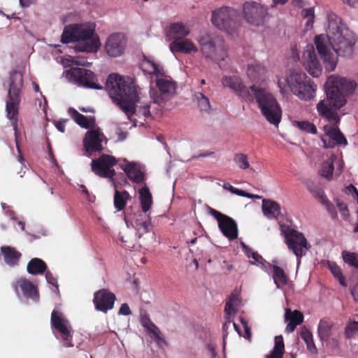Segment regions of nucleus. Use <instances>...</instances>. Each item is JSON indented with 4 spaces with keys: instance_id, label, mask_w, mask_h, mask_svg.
Masks as SVG:
<instances>
[{
    "instance_id": "nucleus-34",
    "label": "nucleus",
    "mask_w": 358,
    "mask_h": 358,
    "mask_svg": "<svg viewBox=\"0 0 358 358\" xmlns=\"http://www.w3.org/2000/svg\"><path fill=\"white\" fill-rule=\"evenodd\" d=\"M140 195L141 207L143 212H148L152 204V197L149 188L144 186L138 190Z\"/></svg>"
},
{
    "instance_id": "nucleus-31",
    "label": "nucleus",
    "mask_w": 358,
    "mask_h": 358,
    "mask_svg": "<svg viewBox=\"0 0 358 358\" xmlns=\"http://www.w3.org/2000/svg\"><path fill=\"white\" fill-rule=\"evenodd\" d=\"M48 268L46 263L41 259L32 258L27 264V271L31 275L43 274Z\"/></svg>"
},
{
    "instance_id": "nucleus-11",
    "label": "nucleus",
    "mask_w": 358,
    "mask_h": 358,
    "mask_svg": "<svg viewBox=\"0 0 358 358\" xmlns=\"http://www.w3.org/2000/svg\"><path fill=\"white\" fill-rule=\"evenodd\" d=\"M243 16L251 26H264L268 16V8L256 1H245L243 5Z\"/></svg>"
},
{
    "instance_id": "nucleus-16",
    "label": "nucleus",
    "mask_w": 358,
    "mask_h": 358,
    "mask_svg": "<svg viewBox=\"0 0 358 358\" xmlns=\"http://www.w3.org/2000/svg\"><path fill=\"white\" fill-rule=\"evenodd\" d=\"M199 42L201 50L206 57L214 61H221L224 60L227 56L222 44H217L215 41L212 39L209 35L202 36Z\"/></svg>"
},
{
    "instance_id": "nucleus-15",
    "label": "nucleus",
    "mask_w": 358,
    "mask_h": 358,
    "mask_svg": "<svg viewBox=\"0 0 358 358\" xmlns=\"http://www.w3.org/2000/svg\"><path fill=\"white\" fill-rule=\"evenodd\" d=\"M116 163L117 160L113 156L102 155L99 158L92 159L91 169L94 174L101 178L113 179L116 173L112 167Z\"/></svg>"
},
{
    "instance_id": "nucleus-9",
    "label": "nucleus",
    "mask_w": 358,
    "mask_h": 358,
    "mask_svg": "<svg viewBox=\"0 0 358 358\" xmlns=\"http://www.w3.org/2000/svg\"><path fill=\"white\" fill-rule=\"evenodd\" d=\"M282 234L288 249L296 255L299 264L301 258L306 255V251L310 248L306 237L303 233L289 227L282 229Z\"/></svg>"
},
{
    "instance_id": "nucleus-14",
    "label": "nucleus",
    "mask_w": 358,
    "mask_h": 358,
    "mask_svg": "<svg viewBox=\"0 0 358 358\" xmlns=\"http://www.w3.org/2000/svg\"><path fill=\"white\" fill-rule=\"evenodd\" d=\"M207 208L208 213L217 220L218 227L222 234L229 240L237 238L238 227L235 220L210 206Z\"/></svg>"
},
{
    "instance_id": "nucleus-17",
    "label": "nucleus",
    "mask_w": 358,
    "mask_h": 358,
    "mask_svg": "<svg viewBox=\"0 0 358 358\" xmlns=\"http://www.w3.org/2000/svg\"><path fill=\"white\" fill-rule=\"evenodd\" d=\"M222 84L225 87L232 90L236 94L245 99L250 100L251 90L250 87L248 88L244 84L241 78L237 76H224L221 80Z\"/></svg>"
},
{
    "instance_id": "nucleus-44",
    "label": "nucleus",
    "mask_w": 358,
    "mask_h": 358,
    "mask_svg": "<svg viewBox=\"0 0 358 358\" xmlns=\"http://www.w3.org/2000/svg\"><path fill=\"white\" fill-rule=\"evenodd\" d=\"M341 255L345 263L358 268V254L343 250Z\"/></svg>"
},
{
    "instance_id": "nucleus-3",
    "label": "nucleus",
    "mask_w": 358,
    "mask_h": 358,
    "mask_svg": "<svg viewBox=\"0 0 358 358\" xmlns=\"http://www.w3.org/2000/svg\"><path fill=\"white\" fill-rule=\"evenodd\" d=\"M106 90L113 102L119 106L130 119L136 112V103L139 101L138 113L150 117V103H142L139 100L137 88L130 77L121 76L117 73L108 76L106 82Z\"/></svg>"
},
{
    "instance_id": "nucleus-30",
    "label": "nucleus",
    "mask_w": 358,
    "mask_h": 358,
    "mask_svg": "<svg viewBox=\"0 0 358 358\" xmlns=\"http://www.w3.org/2000/svg\"><path fill=\"white\" fill-rule=\"evenodd\" d=\"M334 322L329 317H324L320 320L317 334L322 341H327L329 339Z\"/></svg>"
},
{
    "instance_id": "nucleus-36",
    "label": "nucleus",
    "mask_w": 358,
    "mask_h": 358,
    "mask_svg": "<svg viewBox=\"0 0 358 358\" xmlns=\"http://www.w3.org/2000/svg\"><path fill=\"white\" fill-rule=\"evenodd\" d=\"M300 336L306 343L307 350L313 355L317 354L318 351L315 345L313 334L306 327L301 328Z\"/></svg>"
},
{
    "instance_id": "nucleus-52",
    "label": "nucleus",
    "mask_w": 358,
    "mask_h": 358,
    "mask_svg": "<svg viewBox=\"0 0 358 358\" xmlns=\"http://www.w3.org/2000/svg\"><path fill=\"white\" fill-rule=\"evenodd\" d=\"M320 202L325 206L327 210L332 219L335 220L338 218V214L336 208L334 205L327 199V197L324 199Z\"/></svg>"
},
{
    "instance_id": "nucleus-58",
    "label": "nucleus",
    "mask_w": 358,
    "mask_h": 358,
    "mask_svg": "<svg viewBox=\"0 0 358 358\" xmlns=\"http://www.w3.org/2000/svg\"><path fill=\"white\" fill-rule=\"evenodd\" d=\"M147 331L154 335L156 331H158L159 329L153 322H150L145 327Z\"/></svg>"
},
{
    "instance_id": "nucleus-46",
    "label": "nucleus",
    "mask_w": 358,
    "mask_h": 358,
    "mask_svg": "<svg viewBox=\"0 0 358 358\" xmlns=\"http://www.w3.org/2000/svg\"><path fill=\"white\" fill-rule=\"evenodd\" d=\"M344 334L346 338H352L358 334V322L350 321L345 328Z\"/></svg>"
},
{
    "instance_id": "nucleus-43",
    "label": "nucleus",
    "mask_w": 358,
    "mask_h": 358,
    "mask_svg": "<svg viewBox=\"0 0 358 358\" xmlns=\"http://www.w3.org/2000/svg\"><path fill=\"white\" fill-rule=\"evenodd\" d=\"M194 98L197 101L198 106L201 110L208 111L210 108L209 99L206 96L203 92H198L194 94Z\"/></svg>"
},
{
    "instance_id": "nucleus-19",
    "label": "nucleus",
    "mask_w": 358,
    "mask_h": 358,
    "mask_svg": "<svg viewBox=\"0 0 358 358\" xmlns=\"http://www.w3.org/2000/svg\"><path fill=\"white\" fill-rule=\"evenodd\" d=\"M115 295L107 289H101L94 294L93 303L96 310L106 313L113 308Z\"/></svg>"
},
{
    "instance_id": "nucleus-8",
    "label": "nucleus",
    "mask_w": 358,
    "mask_h": 358,
    "mask_svg": "<svg viewBox=\"0 0 358 358\" xmlns=\"http://www.w3.org/2000/svg\"><path fill=\"white\" fill-rule=\"evenodd\" d=\"M292 92L300 99L309 101L315 97L317 86L300 71H292L287 78Z\"/></svg>"
},
{
    "instance_id": "nucleus-12",
    "label": "nucleus",
    "mask_w": 358,
    "mask_h": 358,
    "mask_svg": "<svg viewBox=\"0 0 358 358\" xmlns=\"http://www.w3.org/2000/svg\"><path fill=\"white\" fill-rule=\"evenodd\" d=\"M50 324L52 329L57 330L61 335L64 347H73V335L71 324L63 313L53 310L51 313Z\"/></svg>"
},
{
    "instance_id": "nucleus-40",
    "label": "nucleus",
    "mask_w": 358,
    "mask_h": 358,
    "mask_svg": "<svg viewBox=\"0 0 358 358\" xmlns=\"http://www.w3.org/2000/svg\"><path fill=\"white\" fill-rule=\"evenodd\" d=\"M301 16L303 20H306L305 22V29L306 31L310 30L313 27L315 22V11L313 7L308 8H303L301 11Z\"/></svg>"
},
{
    "instance_id": "nucleus-53",
    "label": "nucleus",
    "mask_w": 358,
    "mask_h": 358,
    "mask_svg": "<svg viewBox=\"0 0 358 358\" xmlns=\"http://www.w3.org/2000/svg\"><path fill=\"white\" fill-rule=\"evenodd\" d=\"M136 224L138 231L141 229H143V233L149 232L152 229L151 221L149 218L144 221L140 219H137L136 221Z\"/></svg>"
},
{
    "instance_id": "nucleus-54",
    "label": "nucleus",
    "mask_w": 358,
    "mask_h": 358,
    "mask_svg": "<svg viewBox=\"0 0 358 358\" xmlns=\"http://www.w3.org/2000/svg\"><path fill=\"white\" fill-rule=\"evenodd\" d=\"M45 275L47 282L49 284L52 285V286H55L56 287V289L58 290L59 287H58V284H57V280L56 278H55V276L52 275V273L50 271H46L45 272Z\"/></svg>"
},
{
    "instance_id": "nucleus-28",
    "label": "nucleus",
    "mask_w": 358,
    "mask_h": 358,
    "mask_svg": "<svg viewBox=\"0 0 358 358\" xmlns=\"http://www.w3.org/2000/svg\"><path fill=\"white\" fill-rule=\"evenodd\" d=\"M262 211L267 218L275 219L280 213V206L274 201L264 199L262 201Z\"/></svg>"
},
{
    "instance_id": "nucleus-35",
    "label": "nucleus",
    "mask_w": 358,
    "mask_h": 358,
    "mask_svg": "<svg viewBox=\"0 0 358 358\" xmlns=\"http://www.w3.org/2000/svg\"><path fill=\"white\" fill-rule=\"evenodd\" d=\"M336 157L331 155L321 166L319 173L321 176L325 178L328 180L332 178L333 172L334 169V163Z\"/></svg>"
},
{
    "instance_id": "nucleus-2",
    "label": "nucleus",
    "mask_w": 358,
    "mask_h": 358,
    "mask_svg": "<svg viewBox=\"0 0 358 358\" xmlns=\"http://www.w3.org/2000/svg\"><path fill=\"white\" fill-rule=\"evenodd\" d=\"M327 19V34L317 35L314 41L326 70L333 71L337 61L332 50L339 56L350 57L352 54L355 41L352 31L338 15L329 12Z\"/></svg>"
},
{
    "instance_id": "nucleus-60",
    "label": "nucleus",
    "mask_w": 358,
    "mask_h": 358,
    "mask_svg": "<svg viewBox=\"0 0 358 358\" xmlns=\"http://www.w3.org/2000/svg\"><path fill=\"white\" fill-rule=\"evenodd\" d=\"M241 322L242 325L243 326V327L245 328V331L247 335V338H250V329L248 325L247 321L245 319L241 318Z\"/></svg>"
},
{
    "instance_id": "nucleus-25",
    "label": "nucleus",
    "mask_w": 358,
    "mask_h": 358,
    "mask_svg": "<svg viewBox=\"0 0 358 358\" xmlns=\"http://www.w3.org/2000/svg\"><path fill=\"white\" fill-rule=\"evenodd\" d=\"M0 250L3 261L7 265L11 267L18 265L22 257V253L20 251L8 245L1 246Z\"/></svg>"
},
{
    "instance_id": "nucleus-33",
    "label": "nucleus",
    "mask_w": 358,
    "mask_h": 358,
    "mask_svg": "<svg viewBox=\"0 0 358 358\" xmlns=\"http://www.w3.org/2000/svg\"><path fill=\"white\" fill-rule=\"evenodd\" d=\"M131 199V197L127 191L115 189L114 193V206L115 209L117 211L124 210L127 201Z\"/></svg>"
},
{
    "instance_id": "nucleus-29",
    "label": "nucleus",
    "mask_w": 358,
    "mask_h": 358,
    "mask_svg": "<svg viewBox=\"0 0 358 358\" xmlns=\"http://www.w3.org/2000/svg\"><path fill=\"white\" fill-rule=\"evenodd\" d=\"M24 296L34 300L38 299V293L36 287L27 278H20L17 282Z\"/></svg>"
},
{
    "instance_id": "nucleus-61",
    "label": "nucleus",
    "mask_w": 358,
    "mask_h": 358,
    "mask_svg": "<svg viewBox=\"0 0 358 358\" xmlns=\"http://www.w3.org/2000/svg\"><path fill=\"white\" fill-rule=\"evenodd\" d=\"M31 3V0H20V4L22 7L27 8L29 7Z\"/></svg>"
},
{
    "instance_id": "nucleus-45",
    "label": "nucleus",
    "mask_w": 358,
    "mask_h": 358,
    "mask_svg": "<svg viewBox=\"0 0 358 358\" xmlns=\"http://www.w3.org/2000/svg\"><path fill=\"white\" fill-rule=\"evenodd\" d=\"M294 124L301 131L307 133L313 134H315L317 133V128L315 125L308 121H295Z\"/></svg>"
},
{
    "instance_id": "nucleus-62",
    "label": "nucleus",
    "mask_w": 358,
    "mask_h": 358,
    "mask_svg": "<svg viewBox=\"0 0 358 358\" xmlns=\"http://www.w3.org/2000/svg\"><path fill=\"white\" fill-rule=\"evenodd\" d=\"M213 154V152H206L204 153H201V154H199L198 156H195L193 158H198V157H208V156H210Z\"/></svg>"
},
{
    "instance_id": "nucleus-13",
    "label": "nucleus",
    "mask_w": 358,
    "mask_h": 358,
    "mask_svg": "<svg viewBox=\"0 0 358 358\" xmlns=\"http://www.w3.org/2000/svg\"><path fill=\"white\" fill-rule=\"evenodd\" d=\"M69 80H73L78 85L87 88L101 90L102 86L96 83V76L90 70L80 67H71L67 71Z\"/></svg>"
},
{
    "instance_id": "nucleus-10",
    "label": "nucleus",
    "mask_w": 358,
    "mask_h": 358,
    "mask_svg": "<svg viewBox=\"0 0 358 358\" xmlns=\"http://www.w3.org/2000/svg\"><path fill=\"white\" fill-rule=\"evenodd\" d=\"M158 90H150V97L153 103L162 107L166 101L170 100L176 92V83L170 77L164 75L159 76L156 80Z\"/></svg>"
},
{
    "instance_id": "nucleus-50",
    "label": "nucleus",
    "mask_w": 358,
    "mask_h": 358,
    "mask_svg": "<svg viewBox=\"0 0 358 358\" xmlns=\"http://www.w3.org/2000/svg\"><path fill=\"white\" fill-rule=\"evenodd\" d=\"M64 60L66 61V64L69 66L73 64L78 66H87L89 64L87 59L82 57L69 56L68 58H65Z\"/></svg>"
},
{
    "instance_id": "nucleus-22",
    "label": "nucleus",
    "mask_w": 358,
    "mask_h": 358,
    "mask_svg": "<svg viewBox=\"0 0 358 358\" xmlns=\"http://www.w3.org/2000/svg\"><path fill=\"white\" fill-rule=\"evenodd\" d=\"M170 50L173 53L180 52L183 54H192L198 51V48L194 43L187 38H176L170 43Z\"/></svg>"
},
{
    "instance_id": "nucleus-23",
    "label": "nucleus",
    "mask_w": 358,
    "mask_h": 358,
    "mask_svg": "<svg viewBox=\"0 0 358 358\" xmlns=\"http://www.w3.org/2000/svg\"><path fill=\"white\" fill-rule=\"evenodd\" d=\"M128 178L136 184L143 183L145 179V173L140 166L134 162H128L125 165H120Z\"/></svg>"
},
{
    "instance_id": "nucleus-21",
    "label": "nucleus",
    "mask_w": 358,
    "mask_h": 358,
    "mask_svg": "<svg viewBox=\"0 0 358 358\" xmlns=\"http://www.w3.org/2000/svg\"><path fill=\"white\" fill-rule=\"evenodd\" d=\"M103 135L97 130H91L86 133L83 141L87 152H101L103 148L101 145Z\"/></svg>"
},
{
    "instance_id": "nucleus-56",
    "label": "nucleus",
    "mask_w": 358,
    "mask_h": 358,
    "mask_svg": "<svg viewBox=\"0 0 358 358\" xmlns=\"http://www.w3.org/2000/svg\"><path fill=\"white\" fill-rule=\"evenodd\" d=\"M118 313L120 315H129L131 314V311L127 303H122L121 305V307L119 310Z\"/></svg>"
},
{
    "instance_id": "nucleus-57",
    "label": "nucleus",
    "mask_w": 358,
    "mask_h": 358,
    "mask_svg": "<svg viewBox=\"0 0 358 358\" xmlns=\"http://www.w3.org/2000/svg\"><path fill=\"white\" fill-rule=\"evenodd\" d=\"M152 338L155 340L158 343H165V339L164 338L163 334L161 333L160 330L159 329L158 331H156V333L152 336Z\"/></svg>"
},
{
    "instance_id": "nucleus-55",
    "label": "nucleus",
    "mask_w": 358,
    "mask_h": 358,
    "mask_svg": "<svg viewBox=\"0 0 358 358\" xmlns=\"http://www.w3.org/2000/svg\"><path fill=\"white\" fill-rule=\"evenodd\" d=\"M223 188L224 189L229 191L230 192H231L234 194H236L238 196L243 195V194L242 192V189H237V188L233 187L229 182H224L223 185Z\"/></svg>"
},
{
    "instance_id": "nucleus-4",
    "label": "nucleus",
    "mask_w": 358,
    "mask_h": 358,
    "mask_svg": "<svg viewBox=\"0 0 358 358\" xmlns=\"http://www.w3.org/2000/svg\"><path fill=\"white\" fill-rule=\"evenodd\" d=\"M64 44L78 43L77 48L80 52H96L101 45L95 27L89 23L71 24L66 25L61 36Z\"/></svg>"
},
{
    "instance_id": "nucleus-41",
    "label": "nucleus",
    "mask_w": 358,
    "mask_h": 358,
    "mask_svg": "<svg viewBox=\"0 0 358 358\" xmlns=\"http://www.w3.org/2000/svg\"><path fill=\"white\" fill-rule=\"evenodd\" d=\"M284 350L285 348L282 337H275L274 348L266 358H282Z\"/></svg>"
},
{
    "instance_id": "nucleus-7",
    "label": "nucleus",
    "mask_w": 358,
    "mask_h": 358,
    "mask_svg": "<svg viewBox=\"0 0 358 358\" xmlns=\"http://www.w3.org/2000/svg\"><path fill=\"white\" fill-rule=\"evenodd\" d=\"M211 22L214 26L229 35L238 32L241 24L239 12L227 6L213 10Z\"/></svg>"
},
{
    "instance_id": "nucleus-6",
    "label": "nucleus",
    "mask_w": 358,
    "mask_h": 358,
    "mask_svg": "<svg viewBox=\"0 0 358 358\" xmlns=\"http://www.w3.org/2000/svg\"><path fill=\"white\" fill-rule=\"evenodd\" d=\"M251 99H255L262 114L266 120L274 126H278L281 121L282 110L275 96L264 88L250 86Z\"/></svg>"
},
{
    "instance_id": "nucleus-32",
    "label": "nucleus",
    "mask_w": 358,
    "mask_h": 358,
    "mask_svg": "<svg viewBox=\"0 0 358 358\" xmlns=\"http://www.w3.org/2000/svg\"><path fill=\"white\" fill-rule=\"evenodd\" d=\"M240 303L238 294L232 293L227 299L224 307V312L227 315V320L229 323L231 321V315L235 314L237 311L236 307Z\"/></svg>"
},
{
    "instance_id": "nucleus-49",
    "label": "nucleus",
    "mask_w": 358,
    "mask_h": 358,
    "mask_svg": "<svg viewBox=\"0 0 358 358\" xmlns=\"http://www.w3.org/2000/svg\"><path fill=\"white\" fill-rule=\"evenodd\" d=\"M307 187L308 190L312 193L313 196L316 199H318L320 201L327 197L324 192L320 187L315 185L313 182L308 183Z\"/></svg>"
},
{
    "instance_id": "nucleus-27",
    "label": "nucleus",
    "mask_w": 358,
    "mask_h": 358,
    "mask_svg": "<svg viewBox=\"0 0 358 358\" xmlns=\"http://www.w3.org/2000/svg\"><path fill=\"white\" fill-rule=\"evenodd\" d=\"M267 266H265L266 269H271L272 278L274 283L278 288L281 287L283 285H287L288 281V277L285 273L284 270L276 265H271L270 263H266Z\"/></svg>"
},
{
    "instance_id": "nucleus-5",
    "label": "nucleus",
    "mask_w": 358,
    "mask_h": 358,
    "mask_svg": "<svg viewBox=\"0 0 358 358\" xmlns=\"http://www.w3.org/2000/svg\"><path fill=\"white\" fill-rule=\"evenodd\" d=\"M22 85L23 78L22 73L17 71H13L9 78V87L6 99L7 117L11 121V124L13 127L16 148L19 155L18 160L22 164L24 162V158L19 145L18 138L20 132L17 129V122L20 105L21 103V90Z\"/></svg>"
},
{
    "instance_id": "nucleus-39",
    "label": "nucleus",
    "mask_w": 358,
    "mask_h": 358,
    "mask_svg": "<svg viewBox=\"0 0 358 358\" xmlns=\"http://www.w3.org/2000/svg\"><path fill=\"white\" fill-rule=\"evenodd\" d=\"M266 73L265 67L261 64H252L248 65L247 69V74L248 77L255 81L259 80L261 76Z\"/></svg>"
},
{
    "instance_id": "nucleus-38",
    "label": "nucleus",
    "mask_w": 358,
    "mask_h": 358,
    "mask_svg": "<svg viewBox=\"0 0 358 358\" xmlns=\"http://www.w3.org/2000/svg\"><path fill=\"white\" fill-rule=\"evenodd\" d=\"M68 113L71 116L74 121L80 127L88 129L90 128L93 124V120L92 123L90 122L87 117L83 114L79 113L75 108H69L68 109Z\"/></svg>"
},
{
    "instance_id": "nucleus-51",
    "label": "nucleus",
    "mask_w": 358,
    "mask_h": 358,
    "mask_svg": "<svg viewBox=\"0 0 358 358\" xmlns=\"http://www.w3.org/2000/svg\"><path fill=\"white\" fill-rule=\"evenodd\" d=\"M335 202L343 219L345 220H348L350 217V212L347 205L338 199H336Z\"/></svg>"
},
{
    "instance_id": "nucleus-47",
    "label": "nucleus",
    "mask_w": 358,
    "mask_h": 358,
    "mask_svg": "<svg viewBox=\"0 0 358 358\" xmlns=\"http://www.w3.org/2000/svg\"><path fill=\"white\" fill-rule=\"evenodd\" d=\"M329 268L331 272L334 275V276L338 280L339 283L343 286L347 287L348 284L346 282L345 277L342 274L341 269L336 264H329Z\"/></svg>"
},
{
    "instance_id": "nucleus-1",
    "label": "nucleus",
    "mask_w": 358,
    "mask_h": 358,
    "mask_svg": "<svg viewBox=\"0 0 358 358\" xmlns=\"http://www.w3.org/2000/svg\"><path fill=\"white\" fill-rule=\"evenodd\" d=\"M355 87V82L336 75L329 76L325 83L327 100H321L317 105V110L320 115L332 124L324 127L325 134L330 139L327 142L324 137L322 138L323 147L326 149L333 148L336 145L348 144L347 139L338 127L341 118L337 110L346 103L347 96L352 93Z\"/></svg>"
},
{
    "instance_id": "nucleus-24",
    "label": "nucleus",
    "mask_w": 358,
    "mask_h": 358,
    "mask_svg": "<svg viewBox=\"0 0 358 358\" xmlns=\"http://www.w3.org/2000/svg\"><path fill=\"white\" fill-rule=\"evenodd\" d=\"M303 315L299 310H291L289 308L285 310V320L288 322L285 331L287 333L293 332L298 325L303 322Z\"/></svg>"
},
{
    "instance_id": "nucleus-64",
    "label": "nucleus",
    "mask_w": 358,
    "mask_h": 358,
    "mask_svg": "<svg viewBox=\"0 0 358 358\" xmlns=\"http://www.w3.org/2000/svg\"><path fill=\"white\" fill-rule=\"evenodd\" d=\"M294 1H295L296 5L299 7L302 8L305 6L303 0H294Z\"/></svg>"
},
{
    "instance_id": "nucleus-63",
    "label": "nucleus",
    "mask_w": 358,
    "mask_h": 358,
    "mask_svg": "<svg viewBox=\"0 0 358 358\" xmlns=\"http://www.w3.org/2000/svg\"><path fill=\"white\" fill-rule=\"evenodd\" d=\"M242 192H243V195H241V196H244V197H247V198H250V199L257 197V196H255L253 194L248 193L244 190H242Z\"/></svg>"
},
{
    "instance_id": "nucleus-59",
    "label": "nucleus",
    "mask_w": 358,
    "mask_h": 358,
    "mask_svg": "<svg viewBox=\"0 0 358 358\" xmlns=\"http://www.w3.org/2000/svg\"><path fill=\"white\" fill-rule=\"evenodd\" d=\"M66 120H60L57 122H55V125L56 128L62 133L65 132V122Z\"/></svg>"
},
{
    "instance_id": "nucleus-48",
    "label": "nucleus",
    "mask_w": 358,
    "mask_h": 358,
    "mask_svg": "<svg viewBox=\"0 0 358 358\" xmlns=\"http://www.w3.org/2000/svg\"><path fill=\"white\" fill-rule=\"evenodd\" d=\"M234 160L237 166L241 169H247L250 168L248 157L245 154L238 153L234 155Z\"/></svg>"
},
{
    "instance_id": "nucleus-42",
    "label": "nucleus",
    "mask_w": 358,
    "mask_h": 358,
    "mask_svg": "<svg viewBox=\"0 0 358 358\" xmlns=\"http://www.w3.org/2000/svg\"><path fill=\"white\" fill-rule=\"evenodd\" d=\"M241 246L248 258H252L254 262H250L252 264H255V262L258 264H261L264 266L268 263L257 252L253 251L252 248L248 246L244 243H241Z\"/></svg>"
},
{
    "instance_id": "nucleus-26",
    "label": "nucleus",
    "mask_w": 358,
    "mask_h": 358,
    "mask_svg": "<svg viewBox=\"0 0 358 358\" xmlns=\"http://www.w3.org/2000/svg\"><path fill=\"white\" fill-rule=\"evenodd\" d=\"M190 33L189 29L182 22H174L170 24L167 30V36L170 38H183Z\"/></svg>"
},
{
    "instance_id": "nucleus-20",
    "label": "nucleus",
    "mask_w": 358,
    "mask_h": 358,
    "mask_svg": "<svg viewBox=\"0 0 358 358\" xmlns=\"http://www.w3.org/2000/svg\"><path fill=\"white\" fill-rule=\"evenodd\" d=\"M303 64L308 72L313 77H319L322 73V66L317 58L313 45H307L303 55Z\"/></svg>"
},
{
    "instance_id": "nucleus-37",
    "label": "nucleus",
    "mask_w": 358,
    "mask_h": 358,
    "mask_svg": "<svg viewBox=\"0 0 358 358\" xmlns=\"http://www.w3.org/2000/svg\"><path fill=\"white\" fill-rule=\"evenodd\" d=\"M141 68L146 73L156 76L157 78L163 73L162 69L157 64L148 59L143 61Z\"/></svg>"
},
{
    "instance_id": "nucleus-18",
    "label": "nucleus",
    "mask_w": 358,
    "mask_h": 358,
    "mask_svg": "<svg viewBox=\"0 0 358 358\" xmlns=\"http://www.w3.org/2000/svg\"><path fill=\"white\" fill-rule=\"evenodd\" d=\"M126 43L127 39L123 34H113L106 41L105 50L110 57H117L123 54Z\"/></svg>"
}]
</instances>
